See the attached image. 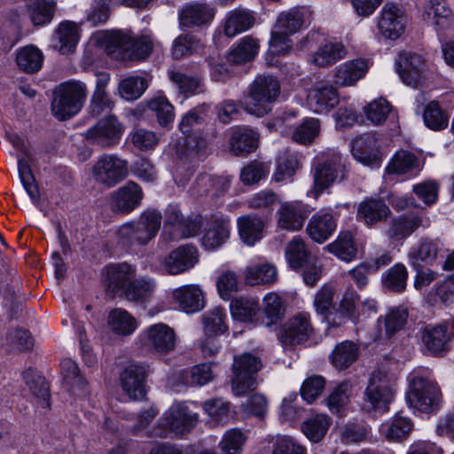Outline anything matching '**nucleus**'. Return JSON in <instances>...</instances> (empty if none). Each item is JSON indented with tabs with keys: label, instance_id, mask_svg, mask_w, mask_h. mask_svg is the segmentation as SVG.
<instances>
[{
	"label": "nucleus",
	"instance_id": "f257e3e1",
	"mask_svg": "<svg viewBox=\"0 0 454 454\" xmlns=\"http://www.w3.org/2000/svg\"><path fill=\"white\" fill-rule=\"evenodd\" d=\"M93 40L101 43L108 54L117 51L127 53L131 59H145L153 51V42L150 35H141L134 38L129 33L116 30L98 33Z\"/></svg>",
	"mask_w": 454,
	"mask_h": 454
},
{
	"label": "nucleus",
	"instance_id": "f03ea898",
	"mask_svg": "<svg viewBox=\"0 0 454 454\" xmlns=\"http://www.w3.org/2000/svg\"><path fill=\"white\" fill-rule=\"evenodd\" d=\"M307 18L304 8H294L280 13L270 33L269 52L277 56L289 53L293 48L291 35L305 26Z\"/></svg>",
	"mask_w": 454,
	"mask_h": 454
},
{
	"label": "nucleus",
	"instance_id": "7ed1b4c3",
	"mask_svg": "<svg viewBox=\"0 0 454 454\" xmlns=\"http://www.w3.org/2000/svg\"><path fill=\"white\" fill-rule=\"evenodd\" d=\"M161 224L160 213L144 212L137 221L128 222L117 231L118 241L122 246L145 245L157 234Z\"/></svg>",
	"mask_w": 454,
	"mask_h": 454
},
{
	"label": "nucleus",
	"instance_id": "20e7f679",
	"mask_svg": "<svg viewBox=\"0 0 454 454\" xmlns=\"http://www.w3.org/2000/svg\"><path fill=\"white\" fill-rule=\"evenodd\" d=\"M280 93L278 81L271 75H258L249 88L244 109L250 114L263 116L270 111V104Z\"/></svg>",
	"mask_w": 454,
	"mask_h": 454
},
{
	"label": "nucleus",
	"instance_id": "39448f33",
	"mask_svg": "<svg viewBox=\"0 0 454 454\" xmlns=\"http://www.w3.org/2000/svg\"><path fill=\"white\" fill-rule=\"evenodd\" d=\"M199 420V413L190 403L186 402L174 403L163 413L156 434L160 436H168L169 434L184 435L197 426Z\"/></svg>",
	"mask_w": 454,
	"mask_h": 454
},
{
	"label": "nucleus",
	"instance_id": "423d86ee",
	"mask_svg": "<svg viewBox=\"0 0 454 454\" xmlns=\"http://www.w3.org/2000/svg\"><path fill=\"white\" fill-rule=\"evenodd\" d=\"M396 377L385 370L375 371L364 392L365 405L370 410L380 412L388 411L395 396Z\"/></svg>",
	"mask_w": 454,
	"mask_h": 454
},
{
	"label": "nucleus",
	"instance_id": "0eeeda50",
	"mask_svg": "<svg viewBox=\"0 0 454 454\" xmlns=\"http://www.w3.org/2000/svg\"><path fill=\"white\" fill-rule=\"evenodd\" d=\"M86 98V86L81 82H67L59 86L51 104L53 115L66 120L77 114Z\"/></svg>",
	"mask_w": 454,
	"mask_h": 454
},
{
	"label": "nucleus",
	"instance_id": "6e6552de",
	"mask_svg": "<svg viewBox=\"0 0 454 454\" xmlns=\"http://www.w3.org/2000/svg\"><path fill=\"white\" fill-rule=\"evenodd\" d=\"M176 334L173 328L164 323L149 325L137 335V344L143 349L165 356L175 350Z\"/></svg>",
	"mask_w": 454,
	"mask_h": 454
},
{
	"label": "nucleus",
	"instance_id": "1a4fd4ad",
	"mask_svg": "<svg viewBox=\"0 0 454 454\" xmlns=\"http://www.w3.org/2000/svg\"><path fill=\"white\" fill-rule=\"evenodd\" d=\"M261 367V360L251 354H244L235 357L232 365L233 378L231 380L232 391L235 395H242L255 388L257 380L254 375Z\"/></svg>",
	"mask_w": 454,
	"mask_h": 454
},
{
	"label": "nucleus",
	"instance_id": "9d476101",
	"mask_svg": "<svg viewBox=\"0 0 454 454\" xmlns=\"http://www.w3.org/2000/svg\"><path fill=\"white\" fill-rule=\"evenodd\" d=\"M128 173V162L116 154H103L92 168L94 180L108 188L124 180Z\"/></svg>",
	"mask_w": 454,
	"mask_h": 454
},
{
	"label": "nucleus",
	"instance_id": "9b49d317",
	"mask_svg": "<svg viewBox=\"0 0 454 454\" xmlns=\"http://www.w3.org/2000/svg\"><path fill=\"white\" fill-rule=\"evenodd\" d=\"M409 405L419 411H433L438 404L439 389L431 380L415 376L410 383L406 393Z\"/></svg>",
	"mask_w": 454,
	"mask_h": 454
},
{
	"label": "nucleus",
	"instance_id": "f8f14e48",
	"mask_svg": "<svg viewBox=\"0 0 454 454\" xmlns=\"http://www.w3.org/2000/svg\"><path fill=\"white\" fill-rule=\"evenodd\" d=\"M10 142L16 150L18 170L21 183L30 198L36 200L39 192L30 168L33 156L29 145L26 140L17 135L11 136Z\"/></svg>",
	"mask_w": 454,
	"mask_h": 454
},
{
	"label": "nucleus",
	"instance_id": "ddd939ff",
	"mask_svg": "<svg viewBox=\"0 0 454 454\" xmlns=\"http://www.w3.org/2000/svg\"><path fill=\"white\" fill-rule=\"evenodd\" d=\"M124 127L114 115L100 119L93 127L88 129L84 137L87 140L103 147L117 145L123 134Z\"/></svg>",
	"mask_w": 454,
	"mask_h": 454
},
{
	"label": "nucleus",
	"instance_id": "4468645a",
	"mask_svg": "<svg viewBox=\"0 0 454 454\" xmlns=\"http://www.w3.org/2000/svg\"><path fill=\"white\" fill-rule=\"evenodd\" d=\"M406 23L404 12L396 4L387 3L378 17L377 27L383 37L395 40L404 32Z\"/></svg>",
	"mask_w": 454,
	"mask_h": 454
},
{
	"label": "nucleus",
	"instance_id": "2eb2a0df",
	"mask_svg": "<svg viewBox=\"0 0 454 454\" xmlns=\"http://www.w3.org/2000/svg\"><path fill=\"white\" fill-rule=\"evenodd\" d=\"M307 103L315 113H328L339 104V93L330 82L317 81L308 90Z\"/></svg>",
	"mask_w": 454,
	"mask_h": 454
},
{
	"label": "nucleus",
	"instance_id": "dca6fc26",
	"mask_svg": "<svg viewBox=\"0 0 454 454\" xmlns=\"http://www.w3.org/2000/svg\"><path fill=\"white\" fill-rule=\"evenodd\" d=\"M424 165L425 158L421 153L402 149L392 156L385 171L387 175L413 177L420 173Z\"/></svg>",
	"mask_w": 454,
	"mask_h": 454
},
{
	"label": "nucleus",
	"instance_id": "f3484780",
	"mask_svg": "<svg viewBox=\"0 0 454 454\" xmlns=\"http://www.w3.org/2000/svg\"><path fill=\"white\" fill-rule=\"evenodd\" d=\"M351 153L353 157L364 166L379 167L382 161L378 138L372 133L356 137L351 143Z\"/></svg>",
	"mask_w": 454,
	"mask_h": 454
},
{
	"label": "nucleus",
	"instance_id": "a211bd4d",
	"mask_svg": "<svg viewBox=\"0 0 454 454\" xmlns=\"http://www.w3.org/2000/svg\"><path fill=\"white\" fill-rule=\"evenodd\" d=\"M147 368L140 364H129L120 375V383L123 392L132 400H140L146 393L145 379Z\"/></svg>",
	"mask_w": 454,
	"mask_h": 454
},
{
	"label": "nucleus",
	"instance_id": "6ab92c4d",
	"mask_svg": "<svg viewBox=\"0 0 454 454\" xmlns=\"http://www.w3.org/2000/svg\"><path fill=\"white\" fill-rule=\"evenodd\" d=\"M370 61L357 58L348 60L335 67L333 83L337 87H352L363 79L368 72Z\"/></svg>",
	"mask_w": 454,
	"mask_h": 454
},
{
	"label": "nucleus",
	"instance_id": "aec40b11",
	"mask_svg": "<svg viewBox=\"0 0 454 454\" xmlns=\"http://www.w3.org/2000/svg\"><path fill=\"white\" fill-rule=\"evenodd\" d=\"M143 192L135 182H128L111 194L110 207L113 211L129 214L141 204Z\"/></svg>",
	"mask_w": 454,
	"mask_h": 454
},
{
	"label": "nucleus",
	"instance_id": "412c9836",
	"mask_svg": "<svg viewBox=\"0 0 454 454\" xmlns=\"http://www.w3.org/2000/svg\"><path fill=\"white\" fill-rule=\"evenodd\" d=\"M197 262L196 248L192 246H181L162 260L161 266L168 274L178 275L194 267Z\"/></svg>",
	"mask_w": 454,
	"mask_h": 454
},
{
	"label": "nucleus",
	"instance_id": "4be33fe9",
	"mask_svg": "<svg viewBox=\"0 0 454 454\" xmlns=\"http://www.w3.org/2000/svg\"><path fill=\"white\" fill-rule=\"evenodd\" d=\"M136 277V268L126 262L106 267V284L108 292L126 296V291Z\"/></svg>",
	"mask_w": 454,
	"mask_h": 454
},
{
	"label": "nucleus",
	"instance_id": "5701e85b",
	"mask_svg": "<svg viewBox=\"0 0 454 454\" xmlns=\"http://www.w3.org/2000/svg\"><path fill=\"white\" fill-rule=\"evenodd\" d=\"M342 168V158L338 153L333 154L319 164L314 174V187L311 191L313 197L317 198L325 188L332 184Z\"/></svg>",
	"mask_w": 454,
	"mask_h": 454
},
{
	"label": "nucleus",
	"instance_id": "b1692460",
	"mask_svg": "<svg viewBox=\"0 0 454 454\" xmlns=\"http://www.w3.org/2000/svg\"><path fill=\"white\" fill-rule=\"evenodd\" d=\"M425 67V60L419 54L403 52L399 55L397 71L402 81L407 85L417 87L420 83Z\"/></svg>",
	"mask_w": 454,
	"mask_h": 454
},
{
	"label": "nucleus",
	"instance_id": "393cba45",
	"mask_svg": "<svg viewBox=\"0 0 454 454\" xmlns=\"http://www.w3.org/2000/svg\"><path fill=\"white\" fill-rule=\"evenodd\" d=\"M307 215L301 202H283L277 211L278 227L288 231H299L302 228Z\"/></svg>",
	"mask_w": 454,
	"mask_h": 454
},
{
	"label": "nucleus",
	"instance_id": "a878e982",
	"mask_svg": "<svg viewBox=\"0 0 454 454\" xmlns=\"http://www.w3.org/2000/svg\"><path fill=\"white\" fill-rule=\"evenodd\" d=\"M171 298L186 313L198 312L205 306L204 294L199 285H184L175 288L171 291Z\"/></svg>",
	"mask_w": 454,
	"mask_h": 454
},
{
	"label": "nucleus",
	"instance_id": "bb28decb",
	"mask_svg": "<svg viewBox=\"0 0 454 454\" xmlns=\"http://www.w3.org/2000/svg\"><path fill=\"white\" fill-rule=\"evenodd\" d=\"M452 337L453 326L444 323L427 326L422 333V341L429 352L436 355L448 348Z\"/></svg>",
	"mask_w": 454,
	"mask_h": 454
},
{
	"label": "nucleus",
	"instance_id": "cd10ccee",
	"mask_svg": "<svg viewBox=\"0 0 454 454\" xmlns=\"http://www.w3.org/2000/svg\"><path fill=\"white\" fill-rule=\"evenodd\" d=\"M422 19L436 30H442L450 26L454 14L443 0H428L423 6Z\"/></svg>",
	"mask_w": 454,
	"mask_h": 454
},
{
	"label": "nucleus",
	"instance_id": "c85d7f7f",
	"mask_svg": "<svg viewBox=\"0 0 454 454\" xmlns=\"http://www.w3.org/2000/svg\"><path fill=\"white\" fill-rule=\"evenodd\" d=\"M313 328L310 324L309 315L299 313L286 323L284 327L281 341L285 345L299 344L306 340L311 334Z\"/></svg>",
	"mask_w": 454,
	"mask_h": 454
},
{
	"label": "nucleus",
	"instance_id": "c756f323",
	"mask_svg": "<svg viewBox=\"0 0 454 454\" xmlns=\"http://www.w3.org/2000/svg\"><path fill=\"white\" fill-rule=\"evenodd\" d=\"M165 232L168 231L169 239H180L195 235L197 225L190 219L184 218L181 212L170 207L166 212Z\"/></svg>",
	"mask_w": 454,
	"mask_h": 454
},
{
	"label": "nucleus",
	"instance_id": "7c9ffc66",
	"mask_svg": "<svg viewBox=\"0 0 454 454\" xmlns=\"http://www.w3.org/2000/svg\"><path fill=\"white\" fill-rule=\"evenodd\" d=\"M244 280L249 286L272 285L278 281L277 267L263 261L247 265L243 272Z\"/></svg>",
	"mask_w": 454,
	"mask_h": 454
},
{
	"label": "nucleus",
	"instance_id": "2f4dec72",
	"mask_svg": "<svg viewBox=\"0 0 454 454\" xmlns=\"http://www.w3.org/2000/svg\"><path fill=\"white\" fill-rule=\"evenodd\" d=\"M107 325L115 335L129 336L139 327V322L126 309L116 308L108 313Z\"/></svg>",
	"mask_w": 454,
	"mask_h": 454
},
{
	"label": "nucleus",
	"instance_id": "473e14b6",
	"mask_svg": "<svg viewBox=\"0 0 454 454\" xmlns=\"http://www.w3.org/2000/svg\"><path fill=\"white\" fill-rule=\"evenodd\" d=\"M255 22L253 13L246 9H234L226 15L223 32L227 37H234L250 29Z\"/></svg>",
	"mask_w": 454,
	"mask_h": 454
},
{
	"label": "nucleus",
	"instance_id": "72a5a7b5",
	"mask_svg": "<svg viewBox=\"0 0 454 454\" xmlns=\"http://www.w3.org/2000/svg\"><path fill=\"white\" fill-rule=\"evenodd\" d=\"M389 215L390 209L385 202L372 198L363 200L357 208L358 220L368 226L387 220Z\"/></svg>",
	"mask_w": 454,
	"mask_h": 454
},
{
	"label": "nucleus",
	"instance_id": "f704fd0d",
	"mask_svg": "<svg viewBox=\"0 0 454 454\" xmlns=\"http://www.w3.org/2000/svg\"><path fill=\"white\" fill-rule=\"evenodd\" d=\"M230 237V220L224 217H215L205 231L202 237V246L207 250H215L225 243Z\"/></svg>",
	"mask_w": 454,
	"mask_h": 454
},
{
	"label": "nucleus",
	"instance_id": "c9c22d12",
	"mask_svg": "<svg viewBox=\"0 0 454 454\" xmlns=\"http://www.w3.org/2000/svg\"><path fill=\"white\" fill-rule=\"evenodd\" d=\"M258 134L247 127L233 129L231 137V150L236 155L249 153L258 146Z\"/></svg>",
	"mask_w": 454,
	"mask_h": 454
},
{
	"label": "nucleus",
	"instance_id": "e433bc0d",
	"mask_svg": "<svg viewBox=\"0 0 454 454\" xmlns=\"http://www.w3.org/2000/svg\"><path fill=\"white\" fill-rule=\"evenodd\" d=\"M429 220L420 215H411L393 220L388 230V236L395 239H403L410 236L419 227H427Z\"/></svg>",
	"mask_w": 454,
	"mask_h": 454
},
{
	"label": "nucleus",
	"instance_id": "4c0bfd02",
	"mask_svg": "<svg viewBox=\"0 0 454 454\" xmlns=\"http://www.w3.org/2000/svg\"><path fill=\"white\" fill-rule=\"evenodd\" d=\"M336 222L332 215L319 213L309 221L307 231L309 237L318 243L325 242L335 231Z\"/></svg>",
	"mask_w": 454,
	"mask_h": 454
},
{
	"label": "nucleus",
	"instance_id": "58836bf2",
	"mask_svg": "<svg viewBox=\"0 0 454 454\" xmlns=\"http://www.w3.org/2000/svg\"><path fill=\"white\" fill-rule=\"evenodd\" d=\"M215 16V11L207 4L193 3L183 7L180 18L186 26H200L210 22Z\"/></svg>",
	"mask_w": 454,
	"mask_h": 454
},
{
	"label": "nucleus",
	"instance_id": "ea45409f",
	"mask_svg": "<svg viewBox=\"0 0 454 454\" xmlns=\"http://www.w3.org/2000/svg\"><path fill=\"white\" fill-rule=\"evenodd\" d=\"M259 50V40L252 35H247L238 41L229 58L235 64H244L253 60Z\"/></svg>",
	"mask_w": 454,
	"mask_h": 454
},
{
	"label": "nucleus",
	"instance_id": "a19ab883",
	"mask_svg": "<svg viewBox=\"0 0 454 454\" xmlns=\"http://www.w3.org/2000/svg\"><path fill=\"white\" fill-rule=\"evenodd\" d=\"M231 313L235 320L254 323L257 319L259 303L254 298L239 297L231 303Z\"/></svg>",
	"mask_w": 454,
	"mask_h": 454
},
{
	"label": "nucleus",
	"instance_id": "79ce46f5",
	"mask_svg": "<svg viewBox=\"0 0 454 454\" xmlns=\"http://www.w3.org/2000/svg\"><path fill=\"white\" fill-rule=\"evenodd\" d=\"M410 419L402 416H395L381 424L380 431L388 441H399L405 438L412 429Z\"/></svg>",
	"mask_w": 454,
	"mask_h": 454
},
{
	"label": "nucleus",
	"instance_id": "37998d69",
	"mask_svg": "<svg viewBox=\"0 0 454 454\" xmlns=\"http://www.w3.org/2000/svg\"><path fill=\"white\" fill-rule=\"evenodd\" d=\"M239 233L240 239L248 246H253L262 239L264 224L255 216H241L238 219Z\"/></svg>",
	"mask_w": 454,
	"mask_h": 454
},
{
	"label": "nucleus",
	"instance_id": "c03bdc74",
	"mask_svg": "<svg viewBox=\"0 0 454 454\" xmlns=\"http://www.w3.org/2000/svg\"><path fill=\"white\" fill-rule=\"evenodd\" d=\"M43 61V52L34 45H27L17 51V65L26 73H35L39 71L42 67Z\"/></svg>",
	"mask_w": 454,
	"mask_h": 454
},
{
	"label": "nucleus",
	"instance_id": "a18cd8bd",
	"mask_svg": "<svg viewBox=\"0 0 454 454\" xmlns=\"http://www.w3.org/2000/svg\"><path fill=\"white\" fill-rule=\"evenodd\" d=\"M326 249L339 259L350 262L357 253V248L353 240V235L350 231L340 232L337 239L329 244Z\"/></svg>",
	"mask_w": 454,
	"mask_h": 454
},
{
	"label": "nucleus",
	"instance_id": "49530a36",
	"mask_svg": "<svg viewBox=\"0 0 454 454\" xmlns=\"http://www.w3.org/2000/svg\"><path fill=\"white\" fill-rule=\"evenodd\" d=\"M346 55V48L341 43H326L313 54L312 62L317 67H327Z\"/></svg>",
	"mask_w": 454,
	"mask_h": 454
},
{
	"label": "nucleus",
	"instance_id": "de8ad7c7",
	"mask_svg": "<svg viewBox=\"0 0 454 454\" xmlns=\"http://www.w3.org/2000/svg\"><path fill=\"white\" fill-rule=\"evenodd\" d=\"M357 357V346L348 340H344L336 345L330 356L332 364L339 370L349 367Z\"/></svg>",
	"mask_w": 454,
	"mask_h": 454
},
{
	"label": "nucleus",
	"instance_id": "09e8293b",
	"mask_svg": "<svg viewBox=\"0 0 454 454\" xmlns=\"http://www.w3.org/2000/svg\"><path fill=\"white\" fill-rule=\"evenodd\" d=\"M330 424V419L327 416L318 414L304 421L301 429L310 442H318L326 434Z\"/></svg>",
	"mask_w": 454,
	"mask_h": 454
},
{
	"label": "nucleus",
	"instance_id": "8fccbe9b",
	"mask_svg": "<svg viewBox=\"0 0 454 454\" xmlns=\"http://www.w3.org/2000/svg\"><path fill=\"white\" fill-rule=\"evenodd\" d=\"M408 270L402 263H395L381 277L382 285L392 292H403L407 285Z\"/></svg>",
	"mask_w": 454,
	"mask_h": 454
},
{
	"label": "nucleus",
	"instance_id": "3c124183",
	"mask_svg": "<svg viewBox=\"0 0 454 454\" xmlns=\"http://www.w3.org/2000/svg\"><path fill=\"white\" fill-rule=\"evenodd\" d=\"M262 313L267 319V326L274 325L282 319L285 314V305L278 294L270 292L263 297Z\"/></svg>",
	"mask_w": 454,
	"mask_h": 454
},
{
	"label": "nucleus",
	"instance_id": "603ef678",
	"mask_svg": "<svg viewBox=\"0 0 454 454\" xmlns=\"http://www.w3.org/2000/svg\"><path fill=\"white\" fill-rule=\"evenodd\" d=\"M423 119L429 129L441 130L448 126L450 114L440 106L439 102L431 101L425 106Z\"/></svg>",
	"mask_w": 454,
	"mask_h": 454
},
{
	"label": "nucleus",
	"instance_id": "864d4df0",
	"mask_svg": "<svg viewBox=\"0 0 454 454\" xmlns=\"http://www.w3.org/2000/svg\"><path fill=\"white\" fill-rule=\"evenodd\" d=\"M57 39L59 52L66 54L73 51L79 40L78 26L71 21L61 23L57 30Z\"/></svg>",
	"mask_w": 454,
	"mask_h": 454
},
{
	"label": "nucleus",
	"instance_id": "5fc2aeb1",
	"mask_svg": "<svg viewBox=\"0 0 454 454\" xmlns=\"http://www.w3.org/2000/svg\"><path fill=\"white\" fill-rule=\"evenodd\" d=\"M299 168L300 163L296 155L283 153L278 159L272 180L277 183L290 181Z\"/></svg>",
	"mask_w": 454,
	"mask_h": 454
},
{
	"label": "nucleus",
	"instance_id": "6e6d98bb",
	"mask_svg": "<svg viewBox=\"0 0 454 454\" xmlns=\"http://www.w3.org/2000/svg\"><path fill=\"white\" fill-rule=\"evenodd\" d=\"M170 81L176 85L179 91L187 95H195L203 92L204 84L198 76L187 74L171 70L168 72Z\"/></svg>",
	"mask_w": 454,
	"mask_h": 454
},
{
	"label": "nucleus",
	"instance_id": "4d7b16f0",
	"mask_svg": "<svg viewBox=\"0 0 454 454\" xmlns=\"http://www.w3.org/2000/svg\"><path fill=\"white\" fill-rule=\"evenodd\" d=\"M309 254L306 245L299 237H294L286 247V257L293 269L301 268L309 261Z\"/></svg>",
	"mask_w": 454,
	"mask_h": 454
},
{
	"label": "nucleus",
	"instance_id": "13d9d810",
	"mask_svg": "<svg viewBox=\"0 0 454 454\" xmlns=\"http://www.w3.org/2000/svg\"><path fill=\"white\" fill-rule=\"evenodd\" d=\"M247 438L245 433L238 428L227 430L219 442L222 454H241Z\"/></svg>",
	"mask_w": 454,
	"mask_h": 454
},
{
	"label": "nucleus",
	"instance_id": "bf43d9fd",
	"mask_svg": "<svg viewBox=\"0 0 454 454\" xmlns=\"http://www.w3.org/2000/svg\"><path fill=\"white\" fill-rule=\"evenodd\" d=\"M203 48L204 43L193 35H180L173 43L172 55L176 59H181L193 53H199Z\"/></svg>",
	"mask_w": 454,
	"mask_h": 454
},
{
	"label": "nucleus",
	"instance_id": "052dcab7",
	"mask_svg": "<svg viewBox=\"0 0 454 454\" xmlns=\"http://www.w3.org/2000/svg\"><path fill=\"white\" fill-rule=\"evenodd\" d=\"M155 286V281L151 278L135 277L126 291L125 297L132 301H143L153 293Z\"/></svg>",
	"mask_w": 454,
	"mask_h": 454
},
{
	"label": "nucleus",
	"instance_id": "680f3d73",
	"mask_svg": "<svg viewBox=\"0 0 454 454\" xmlns=\"http://www.w3.org/2000/svg\"><path fill=\"white\" fill-rule=\"evenodd\" d=\"M147 88L145 78L129 76L123 79L119 84L120 95L126 100H135L142 96Z\"/></svg>",
	"mask_w": 454,
	"mask_h": 454
},
{
	"label": "nucleus",
	"instance_id": "e2e57ef3",
	"mask_svg": "<svg viewBox=\"0 0 454 454\" xmlns=\"http://www.w3.org/2000/svg\"><path fill=\"white\" fill-rule=\"evenodd\" d=\"M270 166L268 163L254 160L245 166L240 172V180L244 184H258L270 173Z\"/></svg>",
	"mask_w": 454,
	"mask_h": 454
},
{
	"label": "nucleus",
	"instance_id": "0e129e2a",
	"mask_svg": "<svg viewBox=\"0 0 454 454\" xmlns=\"http://www.w3.org/2000/svg\"><path fill=\"white\" fill-rule=\"evenodd\" d=\"M391 111L390 104L382 98L372 100L364 109L368 121L374 125L382 124Z\"/></svg>",
	"mask_w": 454,
	"mask_h": 454
},
{
	"label": "nucleus",
	"instance_id": "69168bd1",
	"mask_svg": "<svg viewBox=\"0 0 454 454\" xmlns=\"http://www.w3.org/2000/svg\"><path fill=\"white\" fill-rule=\"evenodd\" d=\"M227 318L224 310L219 307L213 309L204 316L203 323L206 334H218L227 331Z\"/></svg>",
	"mask_w": 454,
	"mask_h": 454
},
{
	"label": "nucleus",
	"instance_id": "338daca9",
	"mask_svg": "<svg viewBox=\"0 0 454 454\" xmlns=\"http://www.w3.org/2000/svg\"><path fill=\"white\" fill-rule=\"evenodd\" d=\"M56 4L53 0H38L31 7L32 22L36 26L49 23L54 14Z\"/></svg>",
	"mask_w": 454,
	"mask_h": 454
},
{
	"label": "nucleus",
	"instance_id": "774afa93",
	"mask_svg": "<svg viewBox=\"0 0 454 454\" xmlns=\"http://www.w3.org/2000/svg\"><path fill=\"white\" fill-rule=\"evenodd\" d=\"M149 108L155 113L161 126H166L174 120V107L166 97L158 96L149 102Z\"/></svg>",
	"mask_w": 454,
	"mask_h": 454
}]
</instances>
